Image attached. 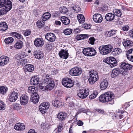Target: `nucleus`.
I'll return each mask as SVG.
<instances>
[{
  "label": "nucleus",
  "mask_w": 133,
  "mask_h": 133,
  "mask_svg": "<svg viewBox=\"0 0 133 133\" xmlns=\"http://www.w3.org/2000/svg\"><path fill=\"white\" fill-rule=\"evenodd\" d=\"M114 94L112 92L108 91L102 94L99 97V100L102 103L107 102L113 104L114 103Z\"/></svg>",
  "instance_id": "nucleus-1"
},
{
  "label": "nucleus",
  "mask_w": 133,
  "mask_h": 133,
  "mask_svg": "<svg viewBox=\"0 0 133 133\" xmlns=\"http://www.w3.org/2000/svg\"><path fill=\"white\" fill-rule=\"evenodd\" d=\"M113 49V46L111 44L102 45L99 48L100 53L103 55H106L110 53Z\"/></svg>",
  "instance_id": "nucleus-2"
},
{
  "label": "nucleus",
  "mask_w": 133,
  "mask_h": 133,
  "mask_svg": "<svg viewBox=\"0 0 133 133\" xmlns=\"http://www.w3.org/2000/svg\"><path fill=\"white\" fill-rule=\"evenodd\" d=\"M89 74L88 81L90 84H92L98 80V76L97 72L94 71H90Z\"/></svg>",
  "instance_id": "nucleus-3"
},
{
  "label": "nucleus",
  "mask_w": 133,
  "mask_h": 133,
  "mask_svg": "<svg viewBox=\"0 0 133 133\" xmlns=\"http://www.w3.org/2000/svg\"><path fill=\"white\" fill-rule=\"evenodd\" d=\"M83 53L85 56H92L95 55L96 51L92 48H87L83 49Z\"/></svg>",
  "instance_id": "nucleus-4"
},
{
  "label": "nucleus",
  "mask_w": 133,
  "mask_h": 133,
  "mask_svg": "<svg viewBox=\"0 0 133 133\" xmlns=\"http://www.w3.org/2000/svg\"><path fill=\"white\" fill-rule=\"evenodd\" d=\"M62 82V85L67 88L71 87L74 85L72 81L69 78H63Z\"/></svg>",
  "instance_id": "nucleus-5"
},
{
  "label": "nucleus",
  "mask_w": 133,
  "mask_h": 133,
  "mask_svg": "<svg viewBox=\"0 0 133 133\" xmlns=\"http://www.w3.org/2000/svg\"><path fill=\"white\" fill-rule=\"evenodd\" d=\"M122 69L118 68L113 69L112 71L111 75L112 78H114L117 76L119 74H121L124 75H127V72H122Z\"/></svg>",
  "instance_id": "nucleus-6"
},
{
  "label": "nucleus",
  "mask_w": 133,
  "mask_h": 133,
  "mask_svg": "<svg viewBox=\"0 0 133 133\" xmlns=\"http://www.w3.org/2000/svg\"><path fill=\"white\" fill-rule=\"evenodd\" d=\"M120 69H122V72H127V75L128 73V71L131 69L132 67V65L131 64L126 63L122 62L120 65Z\"/></svg>",
  "instance_id": "nucleus-7"
},
{
  "label": "nucleus",
  "mask_w": 133,
  "mask_h": 133,
  "mask_svg": "<svg viewBox=\"0 0 133 133\" xmlns=\"http://www.w3.org/2000/svg\"><path fill=\"white\" fill-rule=\"evenodd\" d=\"M82 72V69L78 67H76L71 69L70 71V74L74 76H77L81 75Z\"/></svg>",
  "instance_id": "nucleus-8"
},
{
  "label": "nucleus",
  "mask_w": 133,
  "mask_h": 133,
  "mask_svg": "<svg viewBox=\"0 0 133 133\" xmlns=\"http://www.w3.org/2000/svg\"><path fill=\"white\" fill-rule=\"evenodd\" d=\"M50 106L49 102H46L42 103L39 106V110L41 112L44 114L46 112V110L48 109Z\"/></svg>",
  "instance_id": "nucleus-9"
},
{
  "label": "nucleus",
  "mask_w": 133,
  "mask_h": 133,
  "mask_svg": "<svg viewBox=\"0 0 133 133\" xmlns=\"http://www.w3.org/2000/svg\"><path fill=\"white\" fill-rule=\"evenodd\" d=\"M88 95V92L85 89L79 90L77 94L78 96L82 99L86 98Z\"/></svg>",
  "instance_id": "nucleus-10"
},
{
  "label": "nucleus",
  "mask_w": 133,
  "mask_h": 133,
  "mask_svg": "<svg viewBox=\"0 0 133 133\" xmlns=\"http://www.w3.org/2000/svg\"><path fill=\"white\" fill-rule=\"evenodd\" d=\"M2 7L3 8L0 9V16L6 14L12 8V5L9 4V6L5 5Z\"/></svg>",
  "instance_id": "nucleus-11"
},
{
  "label": "nucleus",
  "mask_w": 133,
  "mask_h": 133,
  "mask_svg": "<svg viewBox=\"0 0 133 133\" xmlns=\"http://www.w3.org/2000/svg\"><path fill=\"white\" fill-rule=\"evenodd\" d=\"M18 96V93L13 91L11 93L10 95H9L8 100L11 102H15L17 99Z\"/></svg>",
  "instance_id": "nucleus-12"
},
{
  "label": "nucleus",
  "mask_w": 133,
  "mask_h": 133,
  "mask_svg": "<svg viewBox=\"0 0 133 133\" xmlns=\"http://www.w3.org/2000/svg\"><path fill=\"white\" fill-rule=\"evenodd\" d=\"M44 41L42 38H38L34 41V44L37 47H40L42 46L44 44Z\"/></svg>",
  "instance_id": "nucleus-13"
},
{
  "label": "nucleus",
  "mask_w": 133,
  "mask_h": 133,
  "mask_svg": "<svg viewBox=\"0 0 133 133\" xmlns=\"http://www.w3.org/2000/svg\"><path fill=\"white\" fill-rule=\"evenodd\" d=\"M29 100V97L26 95H22L20 98V102L21 105H25L28 102Z\"/></svg>",
  "instance_id": "nucleus-14"
},
{
  "label": "nucleus",
  "mask_w": 133,
  "mask_h": 133,
  "mask_svg": "<svg viewBox=\"0 0 133 133\" xmlns=\"http://www.w3.org/2000/svg\"><path fill=\"white\" fill-rule=\"evenodd\" d=\"M39 97L37 93L32 94L30 99V101L36 104L39 101Z\"/></svg>",
  "instance_id": "nucleus-15"
},
{
  "label": "nucleus",
  "mask_w": 133,
  "mask_h": 133,
  "mask_svg": "<svg viewBox=\"0 0 133 133\" xmlns=\"http://www.w3.org/2000/svg\"><path fill=\"white\" fill-rule=\"evenodd\" d=\"M45 38L49 41L52 42L54 41L56 39L55 35L52 33H48L45 35Z\"/></svg>",
  "instance_id": "nucleus-16"
},
{
  "label": "nucleus",
  "mask_w": 133,
  "mask_h": 133,
  "mask_svg": "<svg viewBox=\"0 0 133 133\" xmlns=\"http://www.w3.org/2000/svg\"><path fill=\"white\" fill-rule=\"evenodd\" d=\"M94 21L97 23H101L103 20V18L101 15L99 14H95L93 16Z\"/></svg>",
  "instance_id": "nucleus-17"
},
{
  "label": "nucleus",
  "mask_w": 133,
  "mask_h": 133,
  "mask_svg": "<svg viewBox=\"0 0 133 133\" xmlns=\"http://www.w3.org/2000/svg\"><path fill=\"white\" fill-rule=\"evenodd\" d=\"M23 69L24 71L25 72H31L34 70V67L32 65L28 64L24 66Z\"/></svg>",
  "instance_id": "nucleus-18"
},
{
  "label": "nucleus",
  "mask_w": 133,
  "mask_h": 133,
  "mask_svg": "<svg viewBox=\"0 0 133 133\" xmlns=\"http://www.w3.org/2000/svg\"><path fill=\"white\" fill-rule=\"evenodd\" d=\"M9 61V58L6 56H2L0 57V66L6 64Z\"/></svg>",
  "instance_id": "nucleus-19"
},
{
  "label": "nucleus",
  "mask_w": 133,
  "mask_h": 133,
  "mask_svg": "<svg viewBox=\"0 0 133 133\" xmlns=\"http://www.w3.org/2000/svg\"><path fill=\"white\" fill-rule=\"evenodd\" d=\"M108 82L107 79H103L102 80L100 83V87L101 90H104L108 86Z\"/></svg>",
  "instance_id": "nucleus-20"
},
{
  "label": "nucleus",
  "mask_w": 133,
  "mask_h": 133,
  "mask_svg": "<svg viewBox=\"0 0 133 133\" xmlns=\"http://www.w3.org/2000/svg\"><path fill=\"white\" fill-rule=\"evenodd\" d=\"M48 83V84L45 87L43 88L42 89H43V90L48 91H50L53 89L55 86L54 82V83L50 82Z\"/></svg>",
  "instance_id": "nucleus-21"
},
{
  "label": "nucleus",
  "mask_w": 133,
  "mask_h": 133,
  "mask_svg": "<svg viewBox=\"0 0 133 133\" xmlns=\"http://www.w3.org/2000/svg\"><path fill=\"white\" fill-rule=\"evenodd\" d=\"M123 44L126 49H128L133 45V42L132 41L127 40L123 42Z\"/></svg>",
  "instance_id": "nucleus-22"
},
{
  "label": "nucleus",
  "mask_w": 133,
  "mask_h": 133,
  "mask_svg": "<svg viewBox=\"0 0 133 133\" xmlns=\"http://www.w3.org/2000/svg\"><path fill=\"white\" fill-rule=\"evenodd\" d=\"M25 128V126L23 123H16L14 126V129L17 130H23Z\"/></svg>",
  "instance_id": "nucleus-23"
},
{
  "label": "nucleus",
  "mask_w": 133,
  "mask_h": 133,
  "mask_svg": "<svg viewBox=\"0 0 133 133\" xmlns=\"http://www.w3.org/2000/svg\"><path fill=\"white\" fill-rule=\"evenodd\" d=\"M52 105L56 107H59L64 106L63 103L61 101L56 100L52 102Z\"/></svg>",
  "instance_id": "nucleus-24"
},
{
  "label": "nucleus",
  "mask_w": 133,
  "mask_h": 133,
  "mask_svg": "<svg viewBox=\"0 0 133 133\" xmlns=\"http://www.w3.org/2000/svg\"><path fill=\"white\" fill-rule=\"evenodd\" d=\"M59 55L61 57L65 59H67L69 56V54L67 51L63 49L61 50L59 53Z\"/></svg>",
  "instance_id": "nucleus-25"
},
{
  "label": "nucleus",
  "mask_w": 133,
  "mask_h": 133,
  "mask_svg": "<svg viewBox=\"0 0 133 133\" xmlns=\"http://www.w3.org/2000/svg\"><path fill=\"white\" fill-rule=\"evenodd\" d=\"M128 59L133 62V49H131L128 51L126 54Z\"/></svg>",
  "instance_id": "nucleus-26"
},
{
  "label": "nucleus",
  "mask_w": 133,
  "mask_h": 133,
  "mask_svg": "<svg viewBox=\"0 0 133 133\" xmlns=\"http://www.w3.org/2000/svg\"><path fill=\"white\" fill-rule=\"evenodd\" d=\"M34 55L36 58L38 59H42L44 57V54L40 51H36L34 52Z\"/></svg>",
  "instance_id": "nucleus-27"
},
{
  "label": "nucleus",
  "mask_w": 133,
  "mask_h": 133,
  "mask_svg": "<svg viewBox=\"0 0 133 133\" xmlns=\"http://www.w3.org/2000/svg\"><path fill=\"white\" fill-rule=\"evenodd\" d=\"M10 4L12 5V3L10 0H0V8Z\"/></svg>",
  "instance_id": "nucleus-28"
},
{
  "label": "nucleus",
  "mask_w": 133,
  "mask_h": 133,
  "mask_svg": "<svg viewBox=\"0 0 133 133\" xmlns=\"http://www.w3.org/2000/svg\"><path fill=\"white\" fill-rule=\"evenodd\" d=\"M39 82V78L37 76L32 77L30 80V84L34 85H37Z\"/></svg>",
  "instance_id": "nucleus-29"
},
{
  "label": "nucleus",
  "mask_w": 133,
  "mask_h": 133,
  "mask_svg": "<svg viewBox=\"0 0 133 133\" xmlns=\"http://www.w3.org/2000/svg\"><path fill=\"white\" fill-rule=\"evenodd\" d=\"M115 17V15L110 13L107 14L105 16V18L107 21H111L114 19Z\"/></svg>",
  "instance_id": "nucleus-30"
},
{
  "label": "nucleus",
  "mask_w": 133,
  "mask_h": 133,
  "mask_svg": "<svg viewBox=\"0 0 133 133\" xmlns=\"http://www.w3.org/2000/svg\"><path fill=\"white\" fill-rule=\"evenodd\" d=\"M23 45V42L21 41H18L14 45V47L16 49H21Z\"/></svg>",
  "instance_id": "nucleus-31"
},
{
  "label": "nucleus",
  "mask_w": 133,
  "mask_h": 133,
  "mask_svg": "<svg viewBox=\"0 0 133 133\" xmlns=\"http://www.w3.org/2000/svg\"><path fill=\"white\" fill-rule=\"evenodd\" d=\"M66 116V113L63 112H61L58 114L57 117L59 120L63 121L65 120Z\"/></svg>",
  "instance_id": "nucleus-32"
},
{
  "label": "nucleus",
  "mask_w": 133,
  "mask_h": 133,
  "mask_svg": "<svg viewBox=\"0 0 133 133\" xmlns=\"http://www.w3.org/2000/svg\"><path fill=\"white\" fill-rule=\"evenodd\" d=\"M51 75L47 74L45 76V78L44 79V82L46 83H48L50 82L54 83L53 79L51 78Z\"/></svg>",
  "instance_id": "nucleus-33"
},
{
  "label": "nucleus",
  "mask_w": 133,
  "mask_h": 133,
  "mask_svg": "<svg viewBox=\"0 0 133 133\" xmlns=\"http://www.w3.org/2000/svg\"><path fill=\"white\" fill-rule=\"evenodd\" d=\"M8 28V26L6 23L5 22L1 23L0 24V31H5Z\"/></svg>",
  "instance_id": "nucleus-34"
},
{
  "label": "nucleus",
  "mask_w": 133,
  "mask_h": 133,
  "mask_svg": "<svg viewBox=\"0 0 133 133\" xmlns=\"http://www.w3.org/2000/svg\"><path fill=\"white\" fill-rule=\"evenodd\" d=\"M115 34L116 31L114 30H112L110 31H106L105 35L106 36L110 37L115 35Z\"/></svg>",
  "instance_id": "nucleus-35"
},
{
  "label": "nucleus",
  "mask_w": 133,
  "mask_h": 133,
  "mask_svg": "<svg viewBox=\"0 0 133 133\" xmlns=\"http://www.w3.org/2000/svg\"><path fill=\"white\" fill-rule=\"evenodd\" d=\"M51 17V14L49 12L44 13L42 17V20L43 21H46L49 19Z\"/></svg>",
  "instance_id": "nucleus-36"
},
{
  "label": "nucleus",
  "mask_w": 133,
  "mask_h": 133,
  "mask_svg": "<svg viewBox=\"0 0 133 133\" xmlns=\"http://www.w3.org/2000/svg\"><path fill=\"white\" fill-rule=\"evenodd\" d=\"M61 20L62 23L65 25H68L70 22L69 19L65 17H62Z\"/></svg>",
  "instance_id": "nucleus-37"
},
{
  "label": "nucleus",
  "mask_w": 133,
  "mask_h": 133,
  "mask_svg": "<svg viewBox=\"0 0 133 133\" xmlns=\"http://www.w3.org/2000/svg\"><path fill=\"white\" fill-rule=\"evenodd\" d=\"M88 35L81 34L77 35L76 37V38L77 40H79L88 38Z\"/></svg>",
  "instance_id": "nucleus-38"
},
{
  "label": "nucleus",
  "mask_w": 133,
  "mask_h": 133,
  "mask_svg": "<svg viewBox=\"0 0 133 133\" xmlns=\"http://www.w3.org/2000/svg\"><path fill=\"white\" fill-rule=\"evenodd\" d=\"M122 52V50L119 48H115L114 49L112 52V54L115 56L119 55Z\"/></svg>",
  "instance_id": "nucleus-39"
},
{
  "label": "nucleus",
  "mask_w": 133,
  "mask_h": 133,
  "mask_svg": "<svg viewBox=\"0 0 133 133\" xmlns=\"http://www.w3.org/2000/svg\"><path fill=\"white\" fill-rule=\"evenodd\" d=\"M78 20L80 23H83L85 20L84 17L83 15L80 14H78L77 16Z\"/></svg>",
  "instance_id": "nucleus-40"
},
{
  "label": "nucleus",
  "mask_w": 133,
  "mask_h": 133,
  "mask_svg": "<svg viewBox=\"0 0 133 133\" xmlns=\"http://www.w3.org/2000/svg\"><path fill=\"white\" fill-rule=\"evenodd\" d=\"M36 90H37V88L34 86L29 87L28 89V92L29 93L32 94H33L36 93Z\"/></svg>",
  "instance_id": "nucleus-41"
},
{
  "label": "nucleus",
  "mask_w": 133,
  "mask_h": 133,
  "mask_svg": "<svg viewBox=\"0 0 133 133\" xmlns=\"http://www.w3.org/2000/svg\"><path fill=\"white\" fill-rule=\"evenodd\" d=\"M66 100L67 103H69V105L70 107H73L74 106V103L71 101V99L69 97H67L66 98Z\"/></svg>",
  "instance_id": "nucleus-42"
},
{
  "label": "nucleus",
  "mask_w": 133,
  "mask_h": 133,
  "mask_svg": "<svg viewBox=\"0 0 133 133\" xmlns=\"http://www.w3.org/2000/svg\"><path fill=\"white\" fill-rule=\"evenodd\" d=\"M98 94V93L96 91H94L93 93L89 96V98L91 99H94L96 97Z\"/></svg>",
  "instance_id": "nucleus-43"
},
{
  "label": "nucleus",
  "mask_w": 133,
  "mask_h": 133,
  "mask_svg": "<svg viewBox=\"0 0 133 133\" xmlns=\"http://www.w3.org/2000/svg\"><path fill=\"white\" fill-rule=\"evenodd\" d=\"M14 40V39L12 37H10L5 38L4 41L6 44H9L11 43Z\"/></svg>",
  "instance_id": "nucleus-44"
},
{
  "label": "nucleus",
  "mask_w": 133,
  "mask_h": 133,
  "mask_svg": "<svg viewBox=\"0 0 133 133\" xmlns=\"http://www.w3.org/2000/svg\"><path fill=\"white\" fill-rule=\"evenodd\" d=\"M11 34L13 36H14L18 39H21L22 37V36L21 34L15 32H12Z\"/></svg>",
  "instance_id": "nucleus-45"
},
{
  "label": "nucleus",
  "mask_w": 133,
  "mask_h": 133,
  "mask_svg": "<svg viewBox=\"0 0 133 133\" xmlns=\"http://www.w3.org/2000/svg\"><path fill=\"white\" fill-rule=\"evenodd\" d=\"M113 11L115 15L118 17H120L122 15V13L119 10L115 9Z\"/></svg>",
  "instance_id": "nucleus-46"
},
{
  "label": "nucleus",
  "mask_w": 133,
  "mask_h": 133,
  "mask_svg": "<svg viewBox=\"0 0 133 133\" xmlns=\"http://www.w3.org/2000/svg\"><path fill=\"white\" fill-rule=\"evenodd\" d=\"M8 88L4 86L0 87V92L3 94L5 93L8 90Z\"/></svg>",
  "instance_id": "nucleus-47"
},
{
  "label": "nucleus",
  "mask_w": 133,
  "mask_h": 133,
  "mask_svg": "<svg viewBox=\"0 0 133 133\" xmlns=\"http://www.w3.org/2000/svg\"><path fill=\"white\" fill-rule=\"evenodd\" d=\"M53 44L52 43H49L46 44L45 46L46 49L48 50H51L53 48Z\"/></svg>",
  "instance_id": "nucleus-48"
},
{
  "label": "nucleus",
  "mask_w": 133,
  "mask_h": 133,
  "mask_svg": "<svg viewBox=\"0 0 133 133\" xmlns=\"http://www.w3.org/2000/svg\"><path fill=\"white\" fill-rule=\"evenodd\" d=\"M72 31L71 29L67 28L64 31V33L66 35H69L71 34Z\"/></svg>",
  "instance_id": "nucleus-49"
},
{
  "label": "nucleus",
  "mask_w": 133,
  "mask_h": 133,
  "mask_svg": "<svg viewBox=\"0 0 133 133\" xmlns=\"http://www.w3.org/2000/svg\"><path fill=\"white\" fill-rule=\"evenodd\" d=\"M72 9L74 10V12L78 13L81 10L80 8L78 6H74L72 7Z\"/></svg>",
  "instance_id": "nucleus-50"
},
{
  "label": "nucleus",
  "mask_w": 133,
  "mask_h": 133,
  "mask_svg": "<svg viewBox=\"0 0 133 133\" xmlns=\"http://www.w3.org/2000/svg\"><path fill=\"white\" fill-rule=\"evenodd\" d=\"M44 23L43 21H41L40 20L38 21L36 24L37 25V27L39 28H41L44 25Z\"/></svg>",
  "instance_id": "nucleus-51"
},
{
  "label": "nucleus",
  "mask_w": 133,
  "mask_h": 133,
  "mask_svg": "<svg viewBox=\"0 0 133 133\" xmlns=\"http://www.w3.org/2000/svg\"><path fill=\"white\" fill-rule=\"evenodd\" d=\"M5 104L4 103L0 101V110H4L5 109Z\"/></svg>",
  "instance_id": "nucleus-52"
},
{
  "label": "nucleus",
  "mask_w": 133,
  "mask_h": 133,
  "mask_svg": "<svg viewBox=\"0 0 133 133\" xmlns=\"http://www.w3.org/2000/svg\"><path fill=\"white\" fill-rule=\"evenodd\" d=\"M107 63L109 64L111 67H114L117 64V62L116 61H111V62H108Z\"/></svg>",
  "instance_id": "nucleus-53"
},
{
  "label": "nucleus",
  "mask_w": 133,
  "mask_h": 133,
  "mask_svg": "<svg viewBox=\"0 0 133 133\" xmlns=\"http://www.w3.org/2000/svg\"><path fill=\"white\" fill-rule=\"evenodd\" d=\"M105 62H106V63H108L109 62H111V61H116V59L114 57H109V58H107V59H105Z\"/></svg>",
  "instance_id": "nucleus-54"
},
{
  "label": "nucleus",
  "mask_w": 133,
  "mask_h": 133,
  "mask_svg": "<svg viewBox=\"0 0 133 133\" xmlns=\"http://www.w3.org/2000/svg\"><path fill=\"white\" fill-rule=\"evenodd\" d=\"M95 39L94 37H91L89 38L88 42L91 44H94Z\"/></svg>",
  "instance_id": "nucleus-55"
},
{
  "label": "nucleus",
  "mask_w": 133,
  "mask_h": 133,
  "mask_svg": "<svg viewBox=\"0 0 133 133\" xmlns=\"http://www.w3.org/2000/svg\"><path fill=\"white\" fill-rule=\"evenodd\" d=\"M68 9L66 8L63 7L60 10V12L62 14L66 13L68 12Z\"/></svg>",
  "instance_id": "nucleus-56"
},
{
  "label": "nucleus",
  "mask_w": 133,
  "mask_h": 133,
  "mask_svg": "<svg viewBox=\"0 0 133 133\" xmlns=\"http://www.w3.org/2000/svg\"><path fill=\"white\" fill-rule=\"evenodd\" d=\"M82 26L83 28H84L86 29H90L91 27V26L90 25H88L87 24H84L82 25Z\"/></svg>",
  "instance_id": "nucleus-57"
},
{
  "label": "nucleus",
  "mask_w": 133,
  "mask_h": 133,
  "mask_svg": "<svg viewBox=\"0 0 133 133\" xmlns=\"http://www.w3.org/2000/svg\"><path fill=\"white\" fill-rule=\"evenodd\" d=\"M128 35L130 38L133 39V30H131L129 31Z\"/></svg>",
  "instance_id": "nucleus-58"
},
{
  "label": "nucleus",
  "mask_w": 133,
  "mask_h": 133,
  "mask_svg": "<svg viewBox=\"0 0 133 133\" xmlns=\"http://www.w3.org/2000/svg\"><path fill=\"white\" fill-rule=\"evenodd\" d=\"M30 31L27 30L24 32V35L25 36H26L30 35Z\"/></svg>",
  "instance_id": "nucleus-59"
},
{
  "label": "nucleus",
  "mask_w": 133,
  "mask_h": 133,
  "mask_svg": "<svg viewBox=\"0 0 133 133\" xmlns=\"http://www.w3.org/2000/svg\"><path fill=\"white\" fill-rule=\"evenodd\" d=\"M13 109L15 110H18L19 109V106L17 104H14L13 105Z\"/></svg>",
  "instance_id": "nucleus-60"
},
{
  "label": "nucleus",
  "mask_w": 133,
  "mask_h": 133,
  "mask_svg": "<svg viewBox=\"0 0 133 133\" xmlns=\"http://www.w3.org/2000/svg\"><path fill=\"white\" fill-rule=\"evenodd\" d=\"M19 57L20 59L21 58H24L25 57V55L24 52H21V54L19 55Z\"/></svg>",
  "instance_id": "nucleus-61"
},
{
  "label": "nucleus",
  "mask_w": 133,
  "mask_h": 133,
  "mask_svg": "<svg viewBox=\"0 0 133 133\" xmlns=\"http://www.w3.org/2000/svg\"><path fill=\"white\" fill-rule=\"evenodd\" d=\"M129 28V26H128L127 25L123 27L122 28V29L123 31H127L128 30Z\"/></svg>",
  "instance_id": "nucleus-62"
},
{
  "label": "nucleus",
  "mask_w": 133,
  "mask_h": 133,
  "mask_svg": "<svg viewBox=\"0 0 133 133\" xmlns=\"http://www.w3.org/2000/svg\"><path fill=\"white\" fill-rule=\"evenodd\" d=\"M77 124L79 126H81L83 124V122L80 120H79L77 123Z\"/></svg>",
  "instance_id": "nucleus-63"
},
{
  "label": "nucleus",
  "mask_w": 133,
  "mask_h": 133,
  "mask_svg": "<svg viewBox=\"0 0 133 133\" xmlns=\"http://www.w3.org/2000/svg\"><path fill=\"white\" fill-rule=\"evenodd\" d=\"M80 32V30L79 28H76L74 30V32L75 34H77L79 33Z\"/></svg>",
  "instance_id": "nucleus-64"
}]
</instances>
